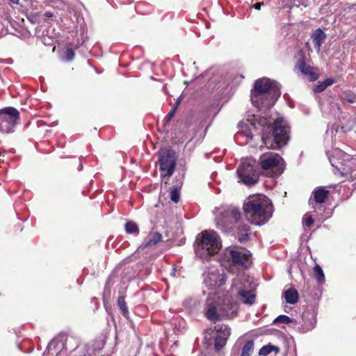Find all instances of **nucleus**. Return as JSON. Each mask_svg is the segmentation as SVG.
Listing matches in <instances>:
<instances>
[{
    "label": "nucleus",
    "instance_id": "obj_1",
    "mask_svg": "<svg viewBox=\"0 0 356 356\" xmlns=\"http://www.w3.org/2000/svg\"><path fill=\"white\" fill-rule=\"evenodd\" d=\"M246 122H240L238 127L240 131L246 137L252 139L253 134L250 127L257 129V126L262 127L261 140L268 149H280L286 145L290 139L291 127L282 118H277L273 122L269 116H257L249 115Z\"/></svg>",
    "mask_w": 356,
    "mask_h": 356
},
{
    "label": "nucleus",
    "instance_id": "obj_2",
    "mask_svg": "<svg viewBox=\"0 0 356 356\" xmlns=\"http://www.w3.org/2000/svg\"><path fill=\"white\" fill-rule=\"evenodd\" d=\"M281 95L279 84L268 78L257 79L252 92V102L258 108H271Z\"/></svg>",
    "mask_w": 356,
    "mask_h": 356
},
{
    "label": "nucleus",
    "instance_id": "obj_3",
    "mask_svg": "<svg viewBox=\"0 0 356 356\" xmlns=\"http://www.w3.org/2000/svg\"><path fill=\"white\" fill-rule=\"evenodd\" d=\"M247 220L254 225H262L272 216V205L268 204L264 195L250 196L243 204Z\"/></svg>",
    "mask_w": 356,
    "mask_h": 356
},
{
    "label": "nucleus",
    "instance_id": "obj_4",
    "mask_svg": "<svg viewBox=\"0 0 356 356\" xmlns=\"http://www.w3.org/2000/svg\"><path fill=\"white\" fill-rule=\"evenodd\" d=\"M221 248L219 235L214 230H204L199 234L195 240V250L197 257L208 259L217 254Z\"/></svg>",
    "mask_w": 356,
    "mask_h": 356
},
{
    "label": "nucleus",
    "instance_id": "obj_5",
    "mask_svg": "<svg viewBox=\"0 0 356 356\" xmlns=\"http://www.w3.org/2000/svg\"><path fill=\"white\" fill-rule=\"evenodd\" d=\"M241 219L239 209L230 207L221 211L216 216V227L223 232L234 231Z\"/></svg>",
    "mask_w": 356,
    "mask_h": 356
},
{
    "label": "nucleus",
    "instance_id": "obj_6",
    "mask_svg": "<svg viewBox=\"0 0 356 356\" xmlns=\"http://www.w3.org/2000/svg\"><path fill=\"white\" fill-rule=\"evenodd\" d=\"M283 162L282 157L278 154H264L259 158L261 168L270 177H277L284 172Z\"/></svg>",
    "mask_w": 356,
    "mask_h": 356
},
{
    "label": "nucleus",
    "instance_id": "obj_7",
    "mask_svg": "<svg viewBox=\"0 0 356 356\" xmlns=\"http://www.w3.org/2000/svg\"><path fill=\"white\" fill-rule=\"evenodd\" d=\"M254 163V161H245L237 169L239 178L247 186L254 185L259 181V173Z\"/></svg>",
    "mask_w": 356,
    "mask_h": 356
},
{
    "label": "nucleus",
    "instance_id": "obj_8",
    "mask_svg": "<svg viewBox=\"0 0 356 356\" xmlns=\"http://www.w3.org/2000/svg\"><path fill=\"white\" fill-rule=\"evenodd\" d=\"M177 156L176 152L172 149H163L159 152V162L160 170L164 176L171 177L176 168Z\"/></svg>",
    "mask_w": 356,
    "mask_h": 356
},
{
    "label": "nucleus",
    "instance_id": "obj_9",
    "mask_svg": "<svg viewBox=\"0 0 356 356\" xmlns=\"http://www.w3.org/2000/svg\"><path fill=\"white\" fill-rule=\"evenodd\" d=\"M19 120V112L14 107L0 110V131L10 133Z\"/></svg>",
    "mask_w": 356,
    "mask_h": 356
},
{
    "label": "nucleus",
    "instance_id": "obj_10",
    "mask_svg": "<svg viewBox=\"0 0 356 356\" xmlns=\"http://www.w3.org/2000/svg\"><path fill=\"white\" fill-rule=\"evenodd\" d=\"M224 257L230 267L235 266L238 268H243L247 267L250 255L235 249H227Z\"/></svg>",
    "mask_w": 356,
    "mask_h": 356
},
{
    "label": "nucleus",
    "instance_id": "obj_11",
    "mask_svg": "<svg viewBox=\"0 0 356 356\" xmlns=\"http://www.w3.org/2000/svg\"><path fill=\"white\" fill-rule=\"evenodd\" d=\"M300 58L295 65V70L299 71L302 74L308 76L309 81H315L319 78V74L316 72L314 67L307 64L306 57L302 50L299 51Z\"/></svg>",
    "mask_w": 356,
    "mask_h": 356
},
{
    "label": "nucleus",
    "instance_id": "obj_12",
    "mask_svg": "<svg viewBox=\"0 0 356 356\" xmlns=\"http://www.w3.org/2000/svg\"><path fill=\"white\" fill-rule=\"evenodd\" d=\"M214 330L216 331L214 348L216 350H220L227 343L230 335V329L226 325L218 324L214 327Z\"/></svg>",
    "mask_w": 356,
    "mask_h": 356
},
{
    "label": "nucleus",
    "instance_id": "obj_13",
    "mask_svg": "<svg viewBox=\"0 0 356 356\" xmlns=\"http://www.w3.org/2000/svg\"><path fill=\"white\" fill-rule=\"evenodd\" d=\"M354 165V158L348 154H344L341 165H337L336 168L342 176H347L351 173Z\"/></svg>",
    "mask_w": 356,
    "mask_h": 356
},
{
    "label": "nucleus",
    "instance_id": "obj_14",
    "mask_svg": "<svg viewBox=\"0 0 356 356\" xmlns=\"http://www.w3.org/2000/svg\"><path fill=\"white\" fill-rule=\"evenodd\" d=\"M235 229H236L238 241L240 243L247 242L250 239V227L248 224L239 221Z\"/></svg>",
    "mask_w": 356,
    "mask_h": 356
},
{
    "label": "nucleus",
    "instance_id": "obj_15",
    "mask_svg": "<svg viewBox=\"0 0 356 356\" xmlns=\"http://www.w3.org/2000/svg\"><path fill=\"white\" fill-rule=\"evenodd\" d=\"M326 37L325 33L320 28L316 29L312 35V39L315 48L319 50L326 39Z\"/></svg>",
    "mask_w": 356,
    "mask_h": 356
},
{
    "label": "nucleus",
    "instance_id": "obj_16",
    "mask_svg": "<svg viewBox=\"0 0 356 356\" xmlns=\"http://www.w3.org/2000/svg\"><path fill=\"white\" fill-rule=\"evenodd\" d=\"M314 201L318 204L324 203L328 197L329 191L324 188L317 187L313 191Z\"/></svg>",
    "mask_w": 356,
    "mask_h": 356
},
{
    "label": "nucleus",
    "instance_id": "obj_17",
    "mask_svg": "<svg viewBox=\"0 0 356 356\" xmlns=\"http://www.w3.org/2000/svg\"><path fill=\"white\" fill-rule=\"evenodd\" d=\"M284 298L287 303L296 304L299 298L298 291L294 288H290L284 291Z\"/></svg>",
    "mask_w": 356,
    "mask_h": 356
},
{
    "label": "nucleus",
    "instance_id": "obj_18",
    "mask_svg": "<svg viewBox=\"0 0 356 356\" xmlns=\"http://www.w3.org/2000/svg\"><path fill=\"white\" fill-rule=\"evenodd\" d=\"M238 295L245 304L252 305L255 301L256 296L250 291L241 290L238 292Z\"/></svg>",
    "mask_w": 356,
    "mask_h": 356
},
{
    "label": "nucleus",
    "instance_id": "obj_19",
    "mask_svg": "<svg viewBox=\"0 0 356 356\" xmlns=\"http://www.w3.org/2000/svg\"><path fill=\"white\" fill-rule=\"evenodd\" d=\"M335 81L332 78H327L323 81L319 82L313 89L316 93L323 92L328 86H332Z\"/></svg>",
    "mask_w": 356,
    "mask_h": 356
},
{
    "label": "nucleus",
    "instance_id": "obj_20",
    "mask_svg": "<svg viewBox=\"0 0 356 356\" xmlns=\"http://www.w3.org/2000/svg\"><path fill=\"white\" fill-rule=\"evenodd\" d=\"M314 277L319 284H323L325 282V277L323 269L318 264L314 267Z\"/></svg>",
    "mask_w": 356,
    "mask_h": 356
},
{
    "label": "nucleus",
    "instance_id": "obj_21",
    "mask_svg": "<svg viewBox=\"0 0 356 356\" xmlns=\"http://www.w3.org/2000/svg\"><path fill=\"white\" fill-rule=\"evenodd\" d=\"M163 236L159 232H155L153 234L152 237L144 243V248H148L156 245L162 241Z\"/></svg>",
    "mask_w": 356,
    "mask_h": 356
},
{
    "label": "nucleus",
    "instance_id": "obj_22",
    "mask_svg": "<svg viewBox=\"0 0 356 356\" xmlns=\"http://www.w3.org/2000/svg\"><path fill=\"white\" fill-rule=\"evenodd\" d=\"M118 305L120 307V310L122 311V315L128 318L129 317V309L127 305V302L124 300V297L122 296H120L118 298Z\"/></svg>",
    "mask_w": 356,
    "mask_h": 356
},
{
    "label": "nucleus",
    "instance_id": "obj_23",
    "mask_svg": "<svg viewBox=\"0 0 356 356\" xmlns=\"http://www.w3.org/2000/svg\"><path fill=\"white\" fill-rule=\"evenodd\" d=\"M254 350V342L252 340L248 341L243 346L241 356H250Z\"/></svg>",
    "mask_w": 356,
    "mask_h": 356
},
{
    "label": "nucleus",
    "instance_id": "obj_24",
    "mask_svg": "<svg viewBox=\"0 0 356 356\" xmlns=\"http://www.w3.org/2000/svg\"><path fill=\"white\" fill-rule=\"evenodd\" d=\"M206 316L207 318L212 321L213 322H216L219 320H220V315L217 313L216 309L215 307H210L207 309L206 312Z\"/></svg>",
    "mask_w": 356,
    "mask_h": 356
},
{
    "label": "nucleus",
    "instance_id": "obj_25",
    "mask_svg": "<svg viewBox=\"0 0 356 356\" xmlns=\"http://www.w3.org/2000/svg\"><path fill=\"white\" fill-rule=\"evenodd\" d=\"M275 351L276 353L280 352V348L277 346H272L270 344L263 346L259 351L260 355L266 356L270 354L272 351Z\"/></svg>",
    "mask_w": 356,
    "mask_h": 356
},
{
    "label": "nucleus",
    "instance_id": "obj_26",
    "mask_svg": "<svg viewBox=\"0 0 356 356\" xmlns=\"http://www.w3.org/2000/svg\"><path fill=\"white\" fill-rule=\"evenodd\" d=\"M124 229L127 234H138L139 227L138 225L133 221H128L124 225Z\"/></svg>",
    "mask_w": 356,
    "mask_h": 356
},
{
    "label": "nucleus",
    "instance_id": "obj_27",
    "mask_svg": "<svg viewBox=\"0 0 356 356\" xmlns=\"http://www.w3.org/2000/svg\"><path fill=\"white\" fill-rule=\"evenodd\" d=\"M170 198L175 203L179 202L180 199V188L179 186H172L170 188Z\"/></svg>",
    "mask_w": 356,
    "mask_h": 356
},
{
    "label": "nucleus",
    "instance_id": "obj_28",
    "mask_svg": "<svg viewBox=\"0 0 356 356\" xmlns=\"http://www.w3.org/2000/svg\"><path fill=\"white\" fill-rule=\"evenodd\" d=\"M295 321H296L295 319L291 318L286 315H280L273 321V323H275V324H277V323L289 324L291 323H293Z\"/></svg>",
    "mask_w": 356,
    "mask_h": 356
},
{
    "label": "nucleus",
    "instance_id": "obj_29",
    "mask_svg": "<svg viewBox=\"0 0 356 356\" xmlns=\"http://www.w3.org/2000/svg\"><path fill=\"white\" fill-rule=\"evenodd\" d=\"M176 108H172L168 115L165 117L163 120V126L167 127L170 124V122L173 119L175 113H176Z\"/></svg>",
    "mask_w": 356,
    "mask_h": 356
},
{
    "label": "nucleus",
    "instance_id": "obj_30",
    "mask_svg": "<svg viewBox=\"0 0 356 356\" xmlns=\"http://www.w3.org/2000/svg\"><path fill=\"white\" fill-rule=\"evenodd\" d=\"M314 222V220L312 216H305L302 220V224L305 227L310 228Z\"/></svg>",
    "mask_w": 356,
    "mask_h": 356
},
{
    "label": "nucleus",
    "instance_id": "obj_31",
    "mask_svg": "<svg viewBox=\"0 0 356 356\" xmlns=\"http://www.w3.org/2000/svg\"><path fill=\"white\" fill-rule=\"evenodd\" d=\"M65 59L67 61H71L74 59L75 53L72 47H67L65 52Z\"/></svg>",
    "mask_w": 356,
    "mask_h": 356
},
{
    "label": "nucleus",
    "instance_id": "obj_32",
    "mask_svg": "<svg viewBox=\"0 0 356 356\" xmlns=\"http://www.w3.org/2000/svg\"><path fill=\"white\" fill-rule=\"evenodd\" d=\"M227 281V275L225 273L218 275V280L216 282V284L218 286H222L225 284Z\"/></svg>",
    "mask_w": 356,
    "mask_h": 356
},
{
    "label": "nucleus",
    "instance_id": "obj_33",
    "mask_svg": "<svg viewBox=\"0 0 356 356\" xmlns=\"http://www.w3.org/2000/svg\"><path fill=\"white\" fill-rule=\"evenodd\" d=\"M264 4V2H258L253 5V8H254L256 10H260L261 6H263Z\"/></svg>",
    "mask_w": 356,
    "mask_h": 356
},
{
    "label": "nucleus",
    "instance_id": "obj_34",
    "mask_svg": "<svg viewBox=\"0 0 356 356\" xmlns=\"http://www.w3.org/2000/svg\"><path fill=\"white\" fill-rule=\"evenodd\" d=\"M44 16H45L47 17H52L54 16V14L50 11H46L44 13Z\"/></svg>",
    "mask_w": 356,
    "mask_h": 356
},
{
    "label": "nucleus",
    "instance_id": "obj_35",
    "mask_svg": "<svg viewBox=\"0 0 356 356\" xmlns=\"http://www.w3.org/2000/svg\"><path fill=\"white\" fill-rule=\"evenodd\" d=\"M180 102H181V100H180V99H178V100L176 102V103H175V106H174L172 108H176V110H177V108H178V106H179V104H180Z\"/></svg>",
    "mask_w": 356,
    "mask_h": 356
},
{
    "label": "nucleus",
    "instance_id": "obj_36",
    "mask_svg": "<svg viewBox=\"0 0 356 356\" xmlns=\"http://www.w3.org/2000/svg\"><path fill=\"white\" fill-rule=\"evenodd\" d=\"M37 124H38V127H41L42 125H45L46 124L45 122L44 121H42V120L38 121Z\"/></svg>",
    "mask_w": 356,
    "mask_h": 356
},
{
    "label": "nucleus",
    "instance_id": "obj_37",
    "mask_svg": "<svg viewBox=\"0 0 356 356\" xmlns=\"http://www.w3.org/2000/svg\"><path fill=\"white\" fill-rule=\"evenodd\" d=\"M314 323L311 321L309 325V326H308V327H307V330H311V329H312L314 327Z\"/></svg>",
    "mask_w": 356,
    "mask_h": 356
},
{
    "label": "nucleus",
    "instance_id": "obj_38",
    "mask_svg": "<svg viewBox=\"0 0 356 356\" xmlns=\"http://www.w3.org/2000/svg\"><path fill=\"white\" fill-rule=\"evenodd\" d=\"M306 314L307 313H303L302 316V320L305 321V319L306 318Z\"/></svg>",
    "mask_w": 356,
    "mask_h": 356
},
{
    "label": "nucleus",
    "instance_id": "obj_39",
    "mask_svg": "<svg viewBox=\"0 0 356 356\" xmlns=\"http://www.w3.org/2000/svg\"><path fill=\"white\" fill-rule=\"evenodd\" d=\"M10 1L15 3H18L19 0H10Z\"/></svg>",
    "mask_w": 356,
    "mask_h": 356
}]
</instances>
